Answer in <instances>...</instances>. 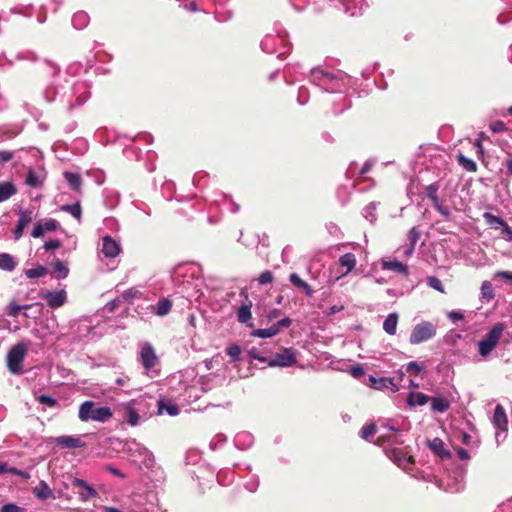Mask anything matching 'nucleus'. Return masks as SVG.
Returning a JSON list of instances; mask_svg holds the SVG:
<instances>
[{
    "mask_svg": "<svg viewBox=\"0 0 512 512\" xmlns=\"http://www.w3.org/2000/svg\"><path fill=\"white\" fill-rule=\"evenodd\" d=\"M310 81L329 93H338L335 102H343V107L333 108L335 115L341 114L350 107V101L343 95L349 87L351 79L342 71H328L320 67L310 69Z\"/></svg>",
    "mask_w": 512,
    "mask_h": 512,
    "instance_id": "1",
    "label": "nucleus"
},
{
    "mask_svg": "<svg viewBox=\"0 0 512 512\" xmlns=\"http://www.w3.org/2000/svg\"><path fill=\"white\" fill-rule=\"evenodd\" d=\"M78 417L82 422L106 423L113 417V412L108 406H99L96 402L87 400L80 405Z\"/></svg>",
    "mask_w": 512,
    "mask_h": 512,
    "instance_id": "2",
    "label": "nucleus"
},
{
    "mask_svg": "<svg viewBox=\"0 0 512 512\" xmlns=\"http://www.w3.org/2000/svg\"><path fill=\"white\" fill-rule=\"evenodd\" d=\"M90 97V85L86 81H76L61 95V100L66 104L68 110L83 105Z\"/></svg>",
    "mask_w": 512,
    "mask_h": 512,
    "instance_id": "3",
    "label": "nucleus"
},
{
    "mask_svg": "<svg viewBox=\"0 0 512 512\" xmlns=\"http://www.w3.org/2000/svg\"><path fill=\"white\" fill-rule=\"evenodd\" d=\"M466 469L464 465H458L453 470H449L439 479L438 486L450 493H457L465 487Z\"/></svg>",
    "mask_w": 512,
    "mask_h": 512,
    "instance_id": "4",
    "label": "nucleus"
},
{
    "mask_svg": "<svg viewBox=\"0 0 512 512\" xmlns=\"http://www.w3.org/2000/svg\"><path fill=\"white\" fill-rule=\"evenodd\" d=\"M29 343L21 342L11 347L6 356V365L11 374L23 372V362L27 356Z\"/></svg>",
    "mask_w": 512,
    "mask_h": 512,
    "instance_id": "5",
    "label": "nucleus"
},
{
    "mask_svg": "<svg viewBox=\"0 0 512 512\" xmlns=\"http://www.w3.org/2000/svg\"><path fill=\"white\" fill-rule=\"evenodd\" d=\"M505 329L503 323H496L488 333L478 342V351L482 357H487L497 346Z\"/></svg>",
    "mask_w": 512,
    "mask_h": 512,
    "instance_id": "6",
    "label": "nucleus"
},
{
    "mask_svg": "<svg viewBox=\"0 0 512 512\" xmlns=\"http://www.w3.org/2000/svg\"><path fill=\"white\" fill-rule=\"evenodd\" d=\"M435 335V325L429 321H422L413 327L409 337V342L412 345H417L432 339Z\"/></svg>",
    "mask_w": 512,
    "mask_h": 512,
    "instance_id": "7",
    "label": "nucleus"
},
{
    "mask_svg": "<svg viewBox=\"0 0 512 512\" xmlns=\"http://www.w3.org/2000/svg\"><path fill=\"white\" fill-rule=\"evenodd\" d=\"M379 442H389L391 444L399 445L404 441L400 438L403 430L392 424V420H385L379 426Z\"/></svg>",
    "mask_w": 512,
    "mask_h": 512,
    "instance_id": "8",
    "label": "nucleus"
},
{
    "mask_svg": "<svg viewBox=\"0 0 512 512\" xmlns=\"http://www.w3.org/2000/svg\"><path fill=\"white\" fill-rule=\"evenodd\" d=\"M367 7L366 2H329V8L347 17L361 16Z\"/></svg>",
    "mask_w": 512,
    "mask_h": 512,
    "instance_id": "9",
    "label": "nucleus"
},
{
    "mask_svg": "<svg viewBox=\"0 0 512 512\" xmlns=\"http://www.w3.org/2000/svg\"><path fill=\"white\" fill-rule=\"evenodd\" d=\"M251 358L256 359L262 363H267L271 367H287L288 366V350L285 349L282 354L275 356H263L261 352L253 347L248 351Z\"/></svg>",
    "mask_w": 512,
    "mask_h": 512,
    "instance_id": "10",
    "label": "nucleus"
},
{
    "mask_svg": "<svg viewBox=\"0 0 512 512\" xmlns=\"http://www.w3.org/2000/svg\"><path fill=\"white\" fill-rule=\"evenodd\" d=\"M124 451L133 457V461L147 462L152 458L151 452L136 440H129L124 445Z\"/></svg>",
    "mask_w": 512,
    "mask_h": 512,
    "instance_id": "11",
    "label": "nucleus"
},
{
    "mask_svg": "<svg viewBox=\"0 0 512 512\" xmlns=\"http://www.w3.org/2000/svg\"><path fill=\"white\" fill-rule=\"evenodd\" d=\"M276 35H266L261 41V49L265 53H274L277 52L278 45L285 46L286 44V32L284 30L277 29Z\"/></svg>",
    "mask_w": 512,
    "mask_h": 512,
    "instance_id": "12",
    "label": "nucleus"
},
{
    "mask_svg": "<svg viewBox=\"0 0 512 512\" xmlns=\"http://www.w3.org/2000/svg\"><path fill=\"white\" fill-rule=\"evenodd\" d=\"M439 188L440 185L438 182L431 183L425 189L426 195L431 200L435 210L439 212L446 220H449L451 217V212L447 207L441 204L440 199L437 195Z\"/></svg>",
    "mask_w": 512,
    "mask_h": 512,
    "instance_id": "13",
    "label": "nucleus"
},
{
    "mask_svg": "<svg viewBox=\"0 0 512 512\" xmlns=\"http://www.w3.org/2000/svg\"><path fill=\"white\" fill-rule=\"evenodd\" d=\"M386 456L392 460L399 468L408 471L414 461L411 456H407L400 449L392 447L385 449Z\"/></svg>",
    "mask_w": 512,
    "mask_h": 512,
    "instance_id": "14",
    "label": "nucleus"
},
{
    "mask_svg": "<svg viewBox=\"0 0 512 512\" xmlns=\"http://www.w3.org/2000/svg\"><path fill=\"white\" fill-rule=\"evenodd\" d=\"M73 488H78V497L81 502H87L98 497V492L85 480L74 478L71 483Z\"/></svg>",
    "mask_w": 512,
    "mask_h": 512,
    "instance_id": "15",
    "label": "nucleus"
},
{
    "mask_svg": "<svg viewBox=\"0 0 512 512\" xmlns=\"http://www.w3.org/2000/svg\"><path fill=\"white\" fill-rule=\"evenodd\" d=\"M493 424L494 426L499 429V432H496L495 438L496 441L499 442L500 438L505 439L507 426H508V420L505 413L504 408L501 405H497L495 407L494 415H493Z\"/></svg>",
    "mask_w": 512,
    "mask_h": 512,
    "instance_id": "16",
    "label": "nucleus"
},
{
    "mask_svg": "<svg viewBox=\"0 0 512 512\" xmlns=\"http://www.w3.org/2000/svg\"><path fill=\"white\" fill-rule=\"evenodd\" d=\"M19 219L17 222V225L13 231V238L14 240L18 241L22 238L24 229L33 221L34 219V213L32 210L20 209L18 211Z\"/></svg>",
    "mask_w": 512,
    "mask_h": 512,
    "instance_id": "17",
    "label": "nucleus"
},
{
    "mask_svg": "<svg viewBox=\"0 0 512 512\" xmlns=\"http://www.w3.org/2000/svg\"><path fill=\"white\" fill-rule=\"evenodd\" d=\"M140 361L145 370L149 371L152 369L158 361V357L155 353L153 346L150 343L142 345L140 350Z\"/></svg>",
    "mask_w": 512,
    "mask_h": 512,
    "instance_id": "18",
    "label": "nucleus"
},
{
    "mask_svg": "<svg viewBox=\"0 0 512 512\" xmlns=\"http://www.w3.org/2000/svg\"><path fill=\"white\" fill-rule=\"evenodd\" d=\"M367 385L375 390L389 389L392 392L399 390L398 385L395 384L394 379L391 377H375L370 375Z\"/></svg>",
    "mask_w": 512,
    "mask_h": 512,
    "instance_id": "19",
    "label": "nucleus"
},
{
    "mask_svg": "<svg viewBox=\"0 0 512 512\" xmlns=\"http://www.w3.org/2000/svg\"><path fill=\"white\" fill-rule=\"evenodd\" d=\"M121 251L120 244L111 236L106 235L102 238L101 252L107 258H115Z\"/></svg>",
    "mask_w": 512,
    "mask_h": 512,
    "instance_id": "20",
    "label": "nucleus"
},
{
    "mask_svg": "<svg viewBox=\"0 0 512 512\" xmlns=\"http://www.w3.org/2000/svg\"><path fill=\"white\" fill-rule=\"evenodd\" d=\"M44 299L47 302V305L52 308L56 309L61 306H63L67 300V294L66 291L61 289L58 291H48L44 295Z\"/></svg>",
    "mask_w": 512,
    "mask_h": 512,
    "instance_id": "21",
    "label": "nucleus"
},
{
    "mask_svg": "<svg viewBox=\"0 0 512 512\" xmlns=\"http://www.w3.org/2000/svg\"><path fill=\"white\" fill-rule=\"evenodd\" d=\"M483 218L489 227L493 229L504 228V232L510 237L512 236V230L509 228L506 221L500 216L494 215L490 212H485L483 214Z\"/></svg>",
    "mask_w": 512,
    "mask_h": 512,
    "instance_id": "22",
    "label": "nucleus"
},
{
    "mask_svg": "<svg viewBox=\"0 0 512 512\" xmlns=\"http://www.w3.org/2000/svg\"><path fill=\"white\" fill-rule=\"evenodd\" d=\"M380 265H381L382 270L393 271L397 274L409 276L408 266L403 264L402 262L398 261L397 259L381 260Z\"/></svg>",
    "mask_w": 512,
    "mask_h": 512,
    "instance_id": "23",
    "label": "nucleus"
},
{
    "mask_svg": "<svg viewBox=\"0 0 512 512\" xmlns=\"http://www.w3.org/2000/svg\"><path fill=\"white\" fill-rule=\"evenodd\" d=\"M290 284H292L299 293L307 297H312L314 294V290L311 286L296 273L290 274Z\"/></svg>",
    "mask_w": 512,
    "mask_h": 512,
    "instance_id": "24",
    "label": "nucleus"
},
{
    "mask_svg": "<svg viewBox=\"0 0 512 512\" xmlns=\"http://www.w3.org/2000/svg\"><path fill=\"white\" fill-rule=\"evenodd\" d=\"M428 446L431 451L439 456L442 460L450 459L451 453L445 448L444 442L440 438H434L428 441Z\"/></svg>",
    "mask_w": 512,
    "mask_h": 512,
    "instance_id": "25",
    "label": "nucleus"
},
{
    "mask_svg": "<svg viewBox=\"0 0 512 512\" xmlns=\"http://www.w3.org/2000/svg\"><path fill=\"white\" fill-rule=\"evenodd\" d=\"M122 417L131 426H137L139 424V414L133 407L131 402L126 403L121 408Z\"/></svg>",
    "mask_w": 512,
    "mask_h": 512,
    "instance_id": "26",
    "label": "nucleus"
},
{
    "mask_svg": "<svg viewBox=\"0 0 512 512\" xmlns=\"http://www.w3.org/2000/svg\"><path fill=\"white\" fill-rule=\"evenodd\" d=\"M33 495L39 500L55 499L53 490L44 480H41L39 484L33 488Z\"/></svg>",
    "mask_w": 512,
    "mask_h": 512,
    "instance_id": "27",
    "label": "nucleus"
},
{
    "mask_svg": "<svg viewBox=\"0 0 512 512\" xmlns=\"http://www.w3.org/2000/svg\"><path fill=\"white\" fill-rule=\"evenodd\" d=\"M55 443L62 448H81L84 446V442L76 436H59L55 439Z\"/></svg>",
    "mask_w": 512,
    "mask_h": 512,
    "instance_id": "28",
    "label": "nucleus"
},
{
    "mask_svg": "<svg viewBox=\"0 0 512 512\" xmlns=\"http://www.w3.org/2000/svg\"><path fill=\"white\" fill-rule=\"evenodd\" d=\"M64 179L68 183L69 187L75 191L80 192L82 187V178L81 175L77 172L72 171H64L63 172Z\"/></svg>",
    "mask_w": 512,
    "mask_h": 512,
    "instance_id": "29",
    "label": "nucleus"
},
{
    "mask_svg": "<svg viewBox=\"0 0 512 512\" xmlns=\"http://www.w3.org/2000/svg\"><path fill=\"white\" fill-rule=\"evenodd\" d=\"M431 410L435 413H444L450 408V401L447 398L435 396L430 398Z\"/></svg>",
    "mask_w": 512,
    "mask_h": 512,
    "instance_id": "30",
    "label": "nucleus"
},
{
    "mask_svg": "<svg viewBox=\"0 0 512 512\" xmlns=\"http://www.w3.org/2000/svg\"><path fill=\"white\" fill-rule=\"evenodd\" d=\"M253 435L249 432L243 431L236 434L234 438L235 446L241 450L249 448L253 444Z\"/></svg>",
    "mask_w": 512,
    "mask_h": 512,
    "instance_id": "31",
    "label": "nucleus"
},
{
    "mask_svg": "<svg viewBox=\"0 0 512 512\" xmlns=\"http://www.w3.org/2000/svg\"><path fill=\"white\" fill-rule=\"evenodd\" d=\"M89 22L90 17L85 11H78L74 13L71 19L73 27L77 30L84 29L85 27H87Z\"/></svg>",
    "mask_w": 512,
    "mask_h": 512,
    "instance_id": "32",
    "label": "nucleus"
},
{
    "mask_svg": "<svg viewBox=\"0 0 512 512\" xmlns=\"http://www.w3.org/2000/svg\"><path fill=\"white\" fill-rule=\"evenodd\" d=\"M225 4L226 2H218L215 8L214 15L218 22H226L231 19L233 15L232 10L228 9Z\"/></svg>",
    "mask_w": 512,
    "mask_h": 512,
    "instance_id": "33",
    "label": "nucleus"
},
{
    "mask_svg": "<svg viewBox=\"0 0 512 512\" xmlns=\"http://www.w3.org/2000/svg\"><path fill=\"white\" fill-rule=\"evenodd\" d=\"M16 192L17 189L12 182H0V203L8 200L10 197L15 195Z\"/></svg>",
    "mask_w": 512,
    "mask_h": 512,
    "instance_id": "34",
    "label": "nucleus"
},
{
    "mask_svg": "<svg viewBox=\"0 0 512 512\" xmlns=\"http://www.w3.org/2000/svg\"><path fill=\"white\" fill-rule=\"evenodd\" d=\"M398 324V314L390 313L383 322V330L389 335H395Z\"/></svg>",
    "mask_w": 512,
    "mask_h": 512,
    "instance_id": "35",
    "label": "nucleus"
},
{
    "mask_svg": "<svg viewBox=\"0 0 512 512\" xmlns=\"http://www.w3.org/2000/svg\"><path fill=\"white\" fill-rule=\"evenodd\" d=\"M429 400L430 397L422 392H411L407 402L410 406H423L427 404Z\"/></svg>",
    "mask_w": 512,
    "mask_h": 512,
    "instance_id": "36",
    "label": "nucleus"
},
{
    "mask_svg": "<svg viewBox=\"0 0 512 512\" xmlns=\"http://www.w3.org/2000/svg\"><path fill=\"white\" fill-rule=\"evenodd\" d=\"M339 264L346 268V274L351 272L356 266V257L353 253H345L339 258Z\"/></svg>",
    "mask_w": 512,
    "mask_h": 512,
    "instance_id": "37",
    "label": "nucleus"
},
{
    "mask_svg": "<svg viewBox=\"0 0 512 512\" xmlns=\"http://www.w3.org/2000/svg\"><path fill=\"white\" fill-rule=\"evenodd\" d=\"M171 308L172 302L169 299L163 298L155 305L154 312L158 316H165L171 311Z\"/></svg>",
    "mask_w": 512,
    "mask_h": 512,
    "instance_id": "38",
    "label": "nucleus"
},
{
    "mask_svg": "<svg viewBox=\"0 0 512 512\" xmlns=\"http://www.w3.org/2000/svg\"><path fill=\"white\" fill-rule=\"evenodd\" d=\"M25 182L28 186L36 188L42 185L43 179L39 173H37L34 169L30 168L27 172Z\"/></svg>",
    "mask_w": 512,
    "mask_h": 512,
    "instance_id": "39",
    "label": "nucleus"
},
{
    "mask_svg": "<svg viewBox=\"0 0 512 512\" xmlns=\"http://www.w3.org/2000/svg\"><path fill=\"white\" fill-rule=\"evenodd\" d=\"M15 267H16V262L10 254H8V253L0 254V269L10 272V271H13L15 269Z\"/></svg>",
    "mask_w": 512,
    "mask_h": 512,
    "instance_id": "40",
    "label": "nucleus"
},
{
    "mask_svg": "<svg viewBox=\"0 0 512 512\" xmlns=\"http://www.w3.org/2000/svg\"><path fill=\"white\" fill-rule=\"evenodd\" d=\"M379 204V202L372 201L363 208L362 215L365 219L370 221V223H374L376 221L375 211Z\"/></svg>",
    "mask_w": 512,
    "mask_h": 512,
    "instance_id": "41",
    "label": "nucleus"
},
{
    "mask_svg": "<svg viewBox=\"0 0 512 512\" xmlns=\"http://www.w3.org/2000/svg\"><path fill=\"white\" fill-rule=\"evenodd\" d=\"M60 210L71 214L75 219H80L82 215V209L79 202L73 204H65L60 206Z\"/></svg>",
    "mask_w": 512,
    "mask_h": 512,
    "instance_id": "42",
    "label": "nucleus"
},
{
    "mask_svg": "<svg viewBox=\"0 0 512 512\" xmlns=\"http://www.w3.org/2000/svg\"><path fill=\"white\" fill-rule=\"evenodd\" d=\"M375 434L379 435V427L373 423L363 426L360 430V436L367 441H369Z\"/></svg>",
    "mask_w": 512,
    "mask_h": 512,
    "instance_id": "43",
    "label": "nucleus"
},
{
    "mask_svg": "<svg viewBox=\"0 0 512 512\" xmlns=\"http://www.w3.org/2000/svg\"><path fill=\"white\" fill-rule=\"evenodd\" d=\"M459 164L468 172H475L477 170V165L474 160L464 156L459 153L457 156Z\"/></svg>",
    "mask_w": 512,
    "mask_h": 512,
    "instance_id": "44",
    "label": "nucleus"
},
{
    "mask_svg": "<svg viewBox=\"0 0 512 512\" xmlns=\"http://www.w3.org/2000/svg\"><path fill=\"white\" fill-rule=\"evenodd\" d=\"M48 273V269L43 265L25 270V276L29 279L43 277Z\"/></svg>",
    "mask_w": 512,
    "mask_h": 512,
    "instance_id": "45",
    "label": "nucleus"
},
{
    "mask_svg": "<svg viewBox=\"0 0 512 512\" xmlns=\"http://www.w3.org/2000/svg\"><path fill=\"white\" fill-rule=\"evenodd\" d=\"M237 318L240 323H247L251 319V305H241L237 312Z\"/></svg>",
    "mask_w": 512,
    "mask_h": 512,
    "instance_id": "46",
    "label": "nucleus"
},
{
    "mask_svg": "<svg viewBox=\"0 0 512 512\" xmlns=\"http://www.w3.org/2000/svg\"><path fill=\"white\" fill-rule=\"evenodd\" d=\"M158 410L160 413L166 412L170 416H177L180 412V409L177 405L166 404L162 401L158 403Z\"/></svg>",
    "mask_w": 512,
    "mask_h": 512,
    "instance_id": "47",
    "label": "nucleus"
},
{
    "mask_svg": "<svg viewBox=\"0 0 512 512\" xmlns=\"http://www.w3.org/2000/svg\"><path fill=\"white\" fill-rule=\"evenodd\" d=\"M35 306H39V304H35ZM33 307L34 305H18L15 302H11L8 306L7 314L11 317H17L21 310H27Z\"/></svg>",
    "mask_w": 512,
    "mask_h": 512,
    "instance_id": "48",
    "label": "nucleus"
},
{
    "mask_svg": "<svg viewBox=\"0 0 512 512\" xmlns=\"http://www.w3.org/2000/svg\"><path fill=\"white\" fill-rule=\"evenodd\" d=\"M278 333V328L276 326H272L266 329H256L252 332L253 336L260 338H270Z\"/></svg>",
    "mask_w": 512,
    "mask_h": 512,
    "instance_id": "49",
    "label": "nucleus"
},
{
    "mask_svg": "<svg viewBox=\"0 0 512 512\" xmlns=\"http://www.w3.org/2000/svg\"><path fill=\"white\" fill-rule=\"evenodd\" d=\"M54 273L57 278L64 279L68 276L69 269L62 261L57 260L54 263Z\"/></svg>",
    "mask_w": 512,
    "mask_h": 512,
    "instance_id": "50",
    "label": "nucleus"
},
{
    "mask_svg": "<svg viewBox=\"0 0 512 512\" xmlns=\"http://www.w3.org/2000/svg\"><path fill=\"white\" fill-rule=\"evenodd\" d=\"M462 339V335L454 330L447 332L443 338L446 345L455 346Z\"/></svg>",
    "mask_w": 512,
    "mask_h": 512,
    "instance_id": "51",
    "label": "nucleus"
},
{
    "mask_svg": "<svg viewBox=\"0 0 512 512\" xmlns=\"http://www.w3.org/2000/svg\"><path fill=\"white\" fill-rule=\"evenodd\" d=\"M41 69L52 77H55L59 73V67L55 63L48 60H44L41 63Z\"/></svg>",
    "mask_w": 512,
    "mask_h": 512,
    "instance_id": "52",
    "label": "nucleus"
},
{
    "mask_svg": "<svg viewBox=\"0 0 512 512\" xmlns=\"http://www.w3.org/2000/svg\"><path fill=\"white\" fill-rule=\"evenodd\" d=\"M481 294L482 297L485 298L487 301H490L494 298L495 294L493 292V287L491 282L484 281L481 284Z\"/></svg>",
    "mask_w": 512,
    "mask_h": 512,
    "instance_id": "53",
    "label": "nucleus"
},
{
    "mask_svg": "<svg viewBox=\"0 0 512 512\" xmlns=\"http://www.w3.org/2000/svg\"><path fill=\"white\" fill-rule=\"evenodd\" d=\"M58 91L53 85H48L42 92L43 98L46 102H52L55 100Z\"/></svg>",
    "mask_w": 512,
    "mask_h": 512,
    "instance_id": "54",
    "label": "nucleus"
},
{
    "mask_svg": "<svg viewBox=\"0 0 512 512\" xmlns=\"http://www.w3.org/2000/svg\"><path fill=\"white\" fill-rule=\"evenodd\" d=\"M420 238V231L417 227H412L408 232L409 246L416 247V244Z\"/></svg>",
    "mask_w": 512,
    "mask_h": 512,
    "instance_id": "55",
    "label": "nucleus"
},
{
    "mask_svg": "<svg viewBox=\"0 0 512 512\" xmlns=\"http://www.w3.org/2000/svg\"><path fill=\"white\" fill-rule=\"evenodd\" d=\"M425 369L424 365L419 364L416 361H411L406 365L407 372H414L415 375H420Z\"/></svg>",
    "mask_w": 512,
    "mask_h": 512,
    "instance_id": "56",
    "label": "nucleus"
},
{
    "mask_svg": "<svg viewBox=\"0 0 512 512\" xmlns=\"http://www.w3.org/2000/svg\"><path fill=\"white\" fill-rule=\"evenodd\" d=\"M309 100V92L306 87H300L297 95V102L299 105H305Z\"/></svg>",
    "mask_w": 512,
    "mask_h": 512,
    "instance_id": "57",
    "label": "nucleus"
},
{
    "mask_svg": "<svg viewBox=\"0 0 512 512\" xmlns=\"http://www.w3.org/2000/svg\"><path fill=\"white\" fill-rule=\"evenodd\" d=\"M37 400L40 404L46 405L48 407H55L57 405V400L46 394L38 396Z\"/></svg>",
    "mask_w": 512,
    "mask_h": 512,
    "instance_id": "58",
    "label": "nucleus"
},
{
    "mask_svg": "<svg viewBox=\"0 0 512 512\" xmlns=\"http://www.w3.org/2000/svg\"><path fill=\"white\" fill-rule=\"evenodd\" d=\"M180 7L188 13H194L201 11L202 9L198 6L197 2H182Z\"/></svg>",
    "mask_w": 512,
    "mask_h": 512,
    "instance_id": "59",
    "label": "nucleus"
},
{
    "mask_svg": "<svg viewBox=\"0 0 512 512\" xmlns=\"http://www.w3.org/2000/svg\"><path fill=\"white\" fill-rule=\"evenodd\" d=\"M44 233H45V230H44L42 221H38L37 223H35L34 228L31 232V236L33 238H41L44 236Z\"/></svg>",
    "mask_w": 512,
    "mask_h": 512,
    "instance_id": "60",
    "label": "nucleus"
},
{
    "mask_svg": "<svg viewBox=\"0 0 512 512\" xmlns=\"http://www.w3.org/2000/svg\"><path fill=\"white\" fill-rule=\"evenodd\" d=\"M427 283L428 285L437 290V291H440V292H443V285H442V282L440 281V279H438L437 277L435 276H430L428 277L427 279Z\"/></svg>",
    "mask_w": 512,
    "mask_h": 512,
    "instance_id": "61",
    "label": "nucleus"
},
{
    "mask_svg": "<svg viewBox=\"0 0 512 512\" xmlns=\"http://www.w3.org/2000/svg\"><path fill=\"white\" fill-rule=\"evenodd\" d=\"M349 372L356 379H359V378H361L362 376L365 375V370L362 367V365H360V364H356V365L351 366Z\"/></svg>",
    "mask_w": 512,
    "mask_h": 512,
    "instance_id": "62",
    "label": "nucleus"
},
{
    "mask_svg": "<svg viewBox=\"0 0 512 512\" xmlns=\"http://www.w3.org/2000/svg\"><path fill=\"white\" fill-rule=\"evenodd\" d=\"M24 508L19 507L14 503H7L2 506L0 512H23Z\"/></svg>",
    "mask_w": 512,
    "mask_h": 512,
    "instance_id": "63",
    "label": "nucleus"
},
{
    "mask_svg": "<svg viewBox=\"0 0 512 512\" xmlns=\"http://www.w3.org/2000/svg\"><path fill=\"white\" fill-rule=\"evenodd\" d=\"M494 512H512V497L500 504Z\"/></svg>",
    "mask_w": 512,
    "mask_h": 512,
    "instance_id": "64",
    "label": "nucleus"
}]
</instances>
